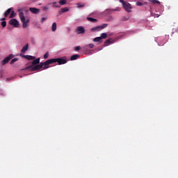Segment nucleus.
Segmentation results:
<instances>
[{"label": "nucleus", "instance_id": "nucleus-10", "mask_svg": "<svg viewBox=\"0 0 178 178\" xmlns=\"http://www.w3.org/2000/svg\"><path fill=\"white\" fill-rule=\"evenodd\" d=\"M29 50V44H26L21 50V52L22 54H24L26 51H27Z\"/></svg>", "mask_w": 178, "mask_h": 178}, {"label": "nucleus", "instance_id": "nucleus-12", "mask_svg": "<svg viewBox=\"0 0 178 178\" xmlns=\"http://www.w3.org/2000/svg\"><path fill=\"white\" fill-rule=\"evenodd\" d=\"M93 41L95 42H102V38L101 37L95 38V39H93Z\"/></svg>", "mask_w": 178, "mask_h": 178}, {"label": "nucleus", "instance_id": "nucleus-8", "mask_svg": "<svg viewBox=\"0 0 178 178\" xmlns=\"http://www.w3.org/2000/svg\"><path fill=\"white\" fill-rule=\"evenodd\" d=\"M23 58L25 59H27V60H34L35 59V57L33 56H30V55H24L22 56Z\"/></svg>", "mask_w": 178, "mask_h": 178}, {"label": "nucleus", "instance_id": "nucleus-24", "mask_svg": "<svg viewBox=\"0 0 178 178\" xmlns=\"http://www.w3.org/2000/svg\"><path fill=\"white\" fill-rule=\"evenodd\" d=\"M15 16H16V13H15V11H11L10 17L13 18V17H15Z\"/></svg>", "mask_w": 178, "mask_h": 178}, {"label": "nucleus", "instance_id": "nucleus-33", "mask_svg": "<svg viewBox=\"0 0 178 178\" xmlns=\"http://www.w3.org/2000/svg\"><path fill=\"white\" fill-rule=\"evenodd\" d=\"M43 10H48V7H44Z\"/></svg>", "mask_w": 178, "mask_h": 178}, {"label": "nucleus", "instance_id": "nucleus-38", "mask_svg": "<svg viewBox=\"0 0 178 178\" xmlns=\"http://www.w3.org/2000/svg\"><path fill=\"white\" fill-rule=\"evenodd\" d=\"M165 42H163V44H165ZM163 44H161V45H163Z\"/></svg>", "mask_w": 178, "mask_h": 178}, {"label": "nucleus", "instance_id": "nucleus-18", "mask_svg": "<svg viewBox=\"0 0 178 178\" xmlns=\"http://www.w3.org/2000/svg\"><path fill=\"white\" fill-rule=\"evenodd\" d=\"M61 12H62V13H65V12H69V8L65 7V8H61Z\"/></svg>", "mask_w": 178, "mask_h": 178}, {"label": "nucleus", "instance_id": "nucleus-9", "mask_svg": "<svg viewBox=\"0 0 178 178\" xmlns=\"http://www.w3.org/2000/svg\"><path fill=\"white\" fill-rule=\"evenodd\" d=\"M29 10H31V12L35 15H37V13H40V9H37L35 8H31Z\"/></svg>", "mask_w": 178, "mask_h": 178}, {"label": "nucleus", "instance_id": "nucleus-32", "mask_svg": "<svg viewBox=\"0 0 178 178\" xmlns=\"http://www.w3.org/2000/svg\"><path fill=\"white\" fill-rule=\"evenodd\" d=\"M156 4L157 5H161V2L159 1H158V0H156Z\"/></svg>", "mask_w": 178, "mask_h": 178}, {"label": "nucleus", "instance_id": "nucleus-4", "mask_svg": "<svg viewBox=\"0 0 178 178\" xmlns=\"http://www.w3.org/2000/svg\"><path fill=\"white\" fill-rule=\"evenodd\" d=\"M9 24H10V26H13V27H19V21H17V19H10V22H9Z\"/></svg>", "mask_w": 178, "mask_h": 178}, {"label": "nucleus", "instance_id": "nucleus-21", "mask_svg": "<svg viewBox=\"0 0 178 178\" xmlns=\"http://www.w3.org/2000/svg\"><path fill=\"white\" fill-rule=\"evenodd\" d=\"M100 37H101L102 40V38L105 39V38H106V37H108V34H106V33H102Z\"/></svg>", "mask_w": 178, "mask_h": 178}, {"label": "nucleus", "instance_id": "nucleus-22", "mask_svg": "<svg viewBox=\"0 0 178 178\" xmlns=\"http://www.w3.org/2000/svg\"><path fill=\"white\" fill-rule=\"evenodd\" d=\"M17 60H19L18 58H13L11 61H10V65H13V63H15V62H17Z\"/></svg>", "mask_w": 178, "mask_h": 178}, {"label": "nucleus", "instance_id": "nucleus-5", "mask_svg": "<svg viewBox=\"0 0 178 178\" xmlns=\"http://www.w3.org/2000/svg\"><path fill=\"white\" fill-rule=\"evenodd\" d=\"M12 58H15L13 54H10L8 57L5 58L3 60L1 61V65H6L9 60L12 59Z\"/></svg>", "mask_w": 178, "mask_h": 178}, {"label": "nucleus", "instance_id": "nucleus-3", "mask_svg": "<svg viewBox=\"0 0 178 178\" xmlns=\"http://www.w3.org/2000/svg\"><path fill=\"white\" fill-rule=\"evenodd\" d=\"M120 2L122 3L124 9L126 10V12H131V4L128 3V2H125L123 0H120Z\"/></svg>", "mask_w": 178, "mask_h": 178}, {"label": "nucleus", "instance_id": "nucleus-11", "mask_svg": "<svg viewBox=\"0 0 178 178\" xmlns=\"http://www.w3.org/2000/svg\"><path fill=\"white\" fill-rule=\"evenodd\" d=\"M40 63V58L33 59V61L32 62V66H34L35 65H38Z\"/></svg>", "mask_w": 178, "mask_h": 178}, {"label": "nucleus", "instance_id": "nucleus-30", "mask_svg": "<svg viewBox=\"0 0 178 178\" xmlns=\"http://www.w3.org/2000/svg\"><path fill=\"white\" fill-rule=\"evenodd\" d=\"M149 2H151L152 3H156V0H148Z\"/></svg>", "mask_w": 178, "mask_h": 178}, {"label": "nucleus", "instance_id": "nucleus-26", "mask_svg": "<svg viewBox=\"0 0 178 178\" xmlns=\"http://www.w3.org/2000/svg\"><path fill=\"white\" fill-rule=\"evenodd\" d=\"M48 56H49V52H46L44 55V59H47Z\"/></svg>", "mask_w": 178, "mask_h": 178}, {"label": "nucleus", "instance_id": "nucleus-23", "mask_svg": "<svg viewBox=\"0 0 178 178\" xmlns=\"http://www.w3.org/2000/svg\"><path fill=\"white\" fill-rule=\"evenodd\" d=\"M47 19H48L47 17H43L41 18V20H40V23H44L45 22V20H47Z\"/></svg>", "mask_w": 178, "mask_h": 178}, {"label": "nucleus", "instance_id": "nucleus-20", "mask_svg": "<svg viewBox=\"0 0 178 178\" xmlns=\"http://www.w3.org/2000/svg\"><path fill=\"white\" fill-rule=\"evenodd\" d=\"M66 2L67 0H60L58 3H60V5H66Z\"/></svg>", "mask_w": 178, "mask_h": 178}, {"label": "nucleus", "instance_id": "nucleus-27", "mask_svg": "<svg viewBox=\"0 0 178 178\" xmlns=\"http://www.w3.org/2000/svg\"><path fill=\"white\" fill-rule=\"evenodd\" d=\"M81 47L80 46H77L74 47V51H80Z\"/></svg>", "mask_w": 178, "mask_h": 178}, {"label": "nucleus", "instance_id": "nucleus-13", "mask_svg": "<svg viewBox=\"0 0 178 178\" xmlns=\"http://www.w3.org/2000/svg\"><path fill=\"white\" fill-rule=\"evenodd\" d=\"M85 5L83 3H76V8L78 9H81V8H84Z\"/></svg>", "mask_w": 178, "mask_h": 178}, {"label": "nucleus", "instance_id": "nucleus-7", "mask_svg": "<svg viewBox=\"0 0 178 178\" xmlns=\"http://www.w3.org/2000/svg\"><path fill=\"white\" fill-rule=\"evenodd\" d=\"M76 31L78 34H83V33H86V30L83 26H78L76 29Z\"/></svg>", "mask_w": 178, "mask_h": 178}, {"label": "nucleus", "instance_id": "nucleus-28", "mask_svg": "<svg viewBox=\"0 0 178 178\" xmlns=\"http://www.w3.org/2000/svg\"><path fill=\"white\" fill-rule=\"evenodd\" d=\"M1 26H2V27H6V22L3 21V22H1Z\"/></svg>", "mask_w": 178, "mask_h": 178}, {"label": "nucleus", "instance_id": "nucleus-37", "mask_svg": "<svg viewBox=\"0 0 178 178\" xmlns=\"http://www.w3.org/2000/svg\"><path fill=\"white\" fill-rule=\"evenodd\" d=\"M92 15H97V13H93Z\"/></svg>", "mask_w": 178, "mask_h": 178}, {"label": "nucleus", "instance_id": "nucleus-36", "mask_svg": "<svg viewBox=\"0 0 178 178\" xmlns=\"http://www.w3.org/2000/svg\"><path fill=\"white\" fill-rule=\"evenodd\" d=\"M156 17H159V14L156 15Z\"/></svg>", "mask_w": 178, "mask_h": 178}, {"label": "nucleus", "instance_id": "nucleus-35", "mask_svg": "<svg viewBox=\"0 0 178 178\" xmlns=\"http://www.w3.org/2000/svg\"><path fill=\"white\" fill-rule=\"evenodd\" d=\"M114 10H120V8H118L117 9H115Z\"/></svg>", "mask_w": 178, "mask_h": 178}, {"label": "nucleus", "instance_id": "nucleus-25", "mask_svg": "<svg viewBox=\"0 0 178 178\" xmlns=\"http://www.w3.org/2000/svg\"><path fill=\"white\" fill-rule=\"evenodd\" d=\"M53 8H60L59 5H58V3L54 2L53 3Z\"/></svg>", "mask_w": 178, "mask_h": 178}, {"label": "nucleus", "instance_id": "nucleus-16", "mask_svg": "<svg viewBox=\"0 0 178 178\" xmlns=\"http://www.w3.org/2000/svg\"><path fill=\"white\" fill-rule=\"evenodd\" d=\"M51 30L52 31H56V22L52 24Z\"/></svg>", "mask_w": 178, "mask_h": 178}, {"label": "nucleus", "instance_id": "nucleus-19", "mask_svg": "<svg viewBox=\"0 0 178 178\" xmlns=\"http://www.w3.org/2000/svg\"><path fill=\"white\" fill-rule=\"evenodd\" d=\"M89 22H92V23H95L97 22V19L91 18V17H88L87 18Z\"/></svg>", "mask_w": 178, "mask_h": 178}, {"label": "nucleus", "instance_id": "nucleus-29", "mask_svg": "<svg viewBox=\"0 0 178 178\" xmlns=\"http://www.w3.org/2000/svg\"><path fill=\"white\" fill-rule=\"evenodd\" d=\"M136 5H137L138 6H143V3H142V2H140V1H138V2H136Z\"/></svg>", "mask_w": 178, "mask_h": 178}, {"label": "nucleus", "instance_id": "nucleus-31", "mask_svg": "<svg viewBox=\"0 0 178 178\" xmlns=\"http://www.w3.org/2000/svg\"><path fill=\"white\" fill-rule=\"evenodd\" d=\"M88 47H89V48H94V44H90Z\"/></svg>", "mask_w": 178, "mask_h": 178}, {"label": "nucleus", "instance_id": "nucleus-6", "mask_svg": "<svg viewBox=\"0 0 178 178\" xmlns=\"http://www.w3.org/2000/svg\"><path fill=\"white\" fill-rule=\"evenodd\" d=\"M108 26V24H104L102 26H96L95 28L92 29V31H99V30H102L104 29H105V27H106Z\"/></svg>", "mask_w": 178, "mask_h": 178}, {"label": "nucleus", "instance_id": "nucleus-1", "mask_svg": "<svg viewBox=\"0 0 178 178\" xmlns=\"http://www.w3.org/2000/svg\"><path fill=\"white\" fill-rule=\"evenodd\" d=\"M58 63V65H65L67 62L66 59L65 58H51L47 60L44 63H41L39 65H31L29 67H26L24 69V70H31L32 72H34L35 70H40V69H48L50 65H52V63Z\"/></svg>", "mask_w": 178, "mask_h": 178}, {"label": "nucleus", "instance_id": "nucleus-14", "mask_svg": "<svg viewBox=\"0 0 178 178\" xmlns=\"http://www.w3.org/2000/svg\"><path fill=\"white\" fill-rule=\"evenodd\" d=\"M79 58H80V56H79L78 54H75L73 55L72 56H71V60H76V59H79Z\"/></svg>", "mask_w": 178, "mask_h": 178}, {"label": "nucleus", "instance_id": "nucleus-2", "mask_svg": "<svg viewBox=\"0 0 178 178\" xmlns=\"http://www.w3.org/2000/svg\"><path fill=\"white\" fill-rule=\"evenodd\" d=\"M19 16L22 23L23 29H26V27H29V23L30 21L29 20V19H26V17H24V14L23 13V11L22 10H19Z\"/></svg>", "mask_w": 178, "mask_h": 178}, {"label": "nucleus", "instance_id": "nucleus-34", "mask_svg": "<svg viewBox=\"0 0 178 178\" xmlns=\"http://www.w3.org/2000/svg\"><path fill=\"white\" fill-rule=\"evenodd\" d=\"M175 33H178V27L177 28H176V29H175Z\"/></svg>", "mask_w": 178, "mask_h": 178}, {"label": "nucleus", "instance_id": "nucleus-17", "mask_svg": "<svg viewBox=\"0 0 178 178\" xmlns=\"http://www.w3.org/2000/svg\"><path fill=\"white\" fill-rule=\"evenodd\" d=\"M12 9L13 8H9V9H8V10L6 12L4 13V16L6 17L8 16V15H9V13H10V12H12Z\"/></svg>", "mask_w": 178, "mask_h": 178}, {"label": "nucleus", "instance_id": "nucleus-15", "mask_svg": "<svg viewBox=\"0 0 178 178\" xmlns=\"http://www.w3.org/2000/svg\"><path fill=\"white\" fill-rule=\"evenodd\" d=\"M114 42H115L111 41V39H108L105 42V46L106 47L108 45H110V44H113Z\"/></svg>", "mask_w": 178, "mask_h": 178}]
</instances>
